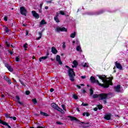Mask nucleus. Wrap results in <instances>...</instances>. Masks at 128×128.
Listing matches in <instances>:
<instances>
[{"label": "nucleus", "mask_w": 128, "mask_h": 128, "mask_svg": "<svg viewBox=\"0 0 128 128\" xmlns=\"http://www.w3.org/2000/svg\"><path fill=\"white\" fill-rule=\"evenodd\" d=\"M120 85H118L117 86H114V90L117 92H120Z\"/></svg>", "instance_id": "12"}, {"label": "nucleus", "mask_w": 128, "mask_h": 128, "mask_svg": "<svg viewBox=\"0 0 128 128\" xmlns=\"http://www.w3.org/2000/svg\"><path fill=\"white\" fill-rule=\"evenodd\" d=\"M45 10H48V6H46Z\"/></svg>", "instance_id": "59"}, {"label": "nucleus", "mask_w": 128, "mask_h": 128, "mask_svg": "<svg viewBox=\"0 0 128 128\" xmlns=\"http://www.w3.org/2000/svg\"><path fill=\"white\" fill-rule=\"evenodd\" d=\"M32 14L34 18H40L38 14L34 10L32 11Z\"/></svg>", "instance_id": "13"}, {"label": "nucleus", "mask_w": 128, "mask_h": 128, "mask_svg": "<svg viewBox=\"0 0 128 128\" xmlns=\"http://www.w3.org/2000/svg\"><path fill=\"white\" fill-rule=\"evenodd\" d=\"M56 60L58 62V64H62V60H60V56L59 55H57L56 56Z\"/></svg>", "instance_id": "8"}, {"label": "nucleus", "mask_w": 128, "mask_h": 128, "mask_svg": "<svg viewBox=\"0 0 128 128\" xmlns=\"http://www.w3.org/2000/svg\"><path fill=\"white\" fill-rule=\"evenodd\" d=\"M16 102L18 104H22V102H21L20 101V96H16Z\"/></svg>", "instance_id": "20"}, {"label": "nucleus", "mask_w": 128, "mask_h": 128, "mask_svg": "<svg viewBox=\"0 0 128 128\" xmlns=\"http://www.w3.org/2000/svg\"><path fill=\"white\" fill-rule=\"evenodd\" d=\"M6 46H8V47L10 46V44L8 43V42H6Z\"/></svg>", "instance_id": "40"}, {"label": "nucleus", "mask_w": 128, "mask_h": 128, "mask_svg": "<svg viewBox=\"0 0 128 128\" xmlns=\"http://www.w3.org/2000/svg\"><path fill=\"white\" fill-rule=\"evenodd\" d=\"M16 62H20V56H16Z\"/></svg>", "instance_id": "36"}, {"label": "nucleus", "mask_w": 128, "mask_h": 128, "mask_svg": "<svg viewBox=\"0 0 128 128\" xmlns=\"http://www.w3.org/2000/svg\"><path fill=\"white\" fill-rule=\"evenodd\" d=\"M56 32H68V30L66 28L64 27L60 28V27H57L56 28Z\"/></svg>", "instance_id": "6"}, {"label": "nucleus", "mask_w": 128, "mask_h": 128, "mask_svg": "<svg viewBox=\"0 0 128 128\" xmlns=\"http://www.w3.org/2000/svg\"><path fill=\"white\" fill-rule=\"evenodd\" d=\"M94 110L95 111V112H96V110H98V108H94Z\"/></svg>", "instance_id": "55"}, {"label": "nucleus", "mask_w": 128, "mask_h": 128, "mask_svg": "<svg viewBox=\"0 0 128 128\" xmlns=\"http://www.w3.org/2000/svg\"><path fill=\"white\" fill-rule=\"evenodd\" d=\"M66 68H69V70H68V74L70 76V78L72 82H74V76H76V74H74V70L70 68V67L68 66H66Z\"/></svg>", "instance_id": "3"}, {"label": "nucleus", "mask_w": 128, "mask_h": 128, "mask_svg": "<svg viewBox=\"0 0 128 128\" xmlns=\"http://www.w3.org/2000/svg\"><path fill=\"white\" fill-rule=\"evenodd\" d=\"M24 50H26V48H28V44H24Z\"/></svg>", "instance_id": "32"}, {"label": "nucleus", "mask_w": 128, "mask_h": 128, "mask_svg": "<svg viewBox=\"0 0 128 128\" xmlns=\"http://www.w3.org/2000/svg\"><path fill=\"white\" fill-rule=\"evenodd\" d=\"M76 86H77V88H79V89H80V88H81V87H80V85H77Z\"/></svg>", "instance_id": "54"}, {"label": "nucleus", "mask_w": 128, "mask_h": 128, "mask_svg": "<svg viewBox=\"0 0 128 128\" xmlns=\"http://www.w3.org/2000/svg\"><path fill=\"white\" fill-rule=\"evenodd\" d=\"M61 106L62 108L64 110L65 112H66V106H64V104H62Z\"/></svg>", "instance_id": "28"}, {"label": "nucleus", "mask_w": 128, "mask_h": 128, "mask_svg": "<svg viewBox=\"0 0 128 128\" xmlns=\"http://www.w3.org/2000/svg\"><path fill=\"white\" fill-rule=\"evenodd\" d=\"M32 102H34V104H36L38 103V101H36V99L34 98L32 100Z\"/></svg>", "instance_id": "27"}, {"label": "nucleus", "mask_w": 128, "mask_h": 128, "mask_svg": "<svg viewBox=\"0 0 128 128\" xmlns=\"http://www.w3.org/2000/svg\"><path fill=\"white\" fill-rule=\"evenodd\" d=\"M73 64L74 66H72V68H76V66H78V62L76 60H74V62H73Z\"/></svg>", "instance_id": "16"}, {"label": "nucleus", "mask_w": 128, "mask_h": 128, "mask_svg": "<svg viewBox=\"0 0 128 128\" xmlns=\"http://www.w3.org/2000/svg\"><path fill=\"white\" fill-rule=\"evenodd\" d=\"M43 4H42V3L40 4V8H42Z\"/></svg>", "instance_id": "52"}, {"label": "nucleus", "mask_w": 128, "mask_h": 128, "mask_svg": "<svg viewBox=\"0 0 128 128\" xmlns=\"http://www.w3.org/2000/svg\"><path fill=\"white\" fill-rule=\"evenodd\" d=\"M83 66L84 68H88V63H85Z\"/></svg>", "instance_id": "35"}, {"label": "nucleus", "mask_w": 128, "mask_h": 128, "mask_svg": "<svg viewBox=\"0 0 128 128\" xmlns=\"http://www.w3.org/2000/svg\"><path fill=\"white\" fill-rule=\"evenodd\" d=\"M37 128H44L40 126H38L37 127Z\"/></svg>", "instance_id": "58"}, {"label": "nucleus", "mask_w": 128, "mask_h": 128, "mask_svg": "<svg viewBox=\"0 0 128 128\" xmlns=\"http://www.w3.org/2000/svg\"><path fill=\"white\" fill-rule=\"evenodd\" d=\"M76 32H74L70 35V38H76Z\"/></svg>", "instance_id": "19"}, {"label": "nucleus", "mask_w": 128, "mask_h": 128, "mask_svg": "<svg viewBox=\"0 0 128 128\" xmlns=\"http://www.w3.org/2000/svg\"><path fill=\"white\" fill-rule=\"evenodd\" d=\"M54 20L56 22H60V20H58V18H54Z\"/></svg>", "instance_id": "31"}, {"label": "nucleus", "mask_w": 128, "mask_h": 128, "mask_svg": "<svg viewBox=\"0 0 128 128\" xmlns=\"http://www.w3.org/2000/svg\"><path fill=\"white\" fill-rule=\"evenodd\" d=\"M76 50L78 52H82V47L80 46H76Z\"/></svg>", "instance_id": "23"}, {"label": "nucleus", "mask_w": 128, "mask_h": 128, "mask_svg": "<svg viewBox=\"0 0 128 128\" xmlns=\"http://www.w3.org/2000/svg\"><path fill=\"white\" fill-rule=\"evenodd\" d=\"M7 68L10 70V72H12V68L10 66H9Z\"/></svg>", "instance_id": "34"}, {"label": "nucleus", "mask_w": 128, "mask_h": 128, "mask_svg": "<svg viewBox=\"0 0 128 128\" xmlns=\"http://www.w3.org/2000/svg\"><path fill=\"white\" fill-rule=\"evenodd\" d=\"M62 48H66V43L64 42L63 43Z\"/></svg>", "instance_id": "41"}, {"label": "nucleus", "mask_w": 128, "mask_h": 128, "mask_svg": "<svg viewBox=\"0 0 128 128\" xmlns=\"http://www.w3.org/2000/svg\"><path fill=\"white\" fill-rule=\"evenodd\" d=\"M47 4H50V2H52V1H48V0H47L46 1Z\"/></svg>", "instance_id": "56"}, {"label": "nucleus", "mask_w": 128, "mask_h": 128, "mask_svg": "<svg viewBox=\"0 0 128 128\" xmlns=\"http://www.w3.org/2000/svg\"><path fill=\"white\" fill-rule=\"evenodd\" d=\"M104 10H100L96 12H89L88 14L90 16H98L100 14H104Z\"/></svg>", "instance_id": "5"}, {"label": "nucleus", "mask_w": 128, "mask_h": 128, "mask_svg": "<svg viewBox=\"0 0 128 128\" xmlns=\"http://www.w3.org/2000/svg\"><path fill=\"white\" fill-rule=\"evenodd\" d=\"M4 79L9 84H12V80L6 76H4Z\"/></svg>", "instance_id": "14"}, {"label": "nucleus", "mask_w": 128, "mask_h": 128, "mask_svg": "<svg viewBox=\"0 0 128 128\" xmlns=\"http://www.w3.org/2000/svg\"><path fill=\"white\" fill-rule=\"evenodd\" d=\"M76 110H77V112H80V109H79L78 108L76 109Z\"/></svg>", "instance_id": "63"}, {"label": "nucleus", "mask_w": 128, "mask_h": 128, "mask_svg": "<svg viewBox=\"0 0 128 128\" xmlns=\"http://www.w3.org/2000/svg\"><path fill=\"white\" fill-rule=\"evenodd\" d=\"M76 44H80V41H78V40H76Z\"/></svg>", "instance_id": "47"}, {"label": "nucleus", "mask_w": 128, "mask_h": 128, "mask_svg": "<svg viewBox=\"0 0 128 128\" xmlns=\"http://www.w3.org/2000/svg\"><path fill=\"white\" fill-rule=\"evenodd\" d=\"M40 114H41L42 116H48V114L42 111L40 112Z\"/></svg>", "instance_id": "21"}, {"label": "nucleus", "mask_w": 128, "mask_h": 128, "mask_svg": "<svg viewBox=\"0 0 128 128\" xmlns=\"http://www.w3.org/2000/svg\"><path fill=\"white\" fill-rule=\"evenodd\" d=\"M38 34H39V37L36 38V40H40V38H42V32H39Z\"/></svg>", "instance_id": "26"}, {"label": "nucleus", "mask_w": 128, "mask_h": 128, "mask_svg": "<svg viewBox=\"0 0 128 128\" xmlns=\"http://www.w3.org/2000/svg\"><path fill=\"white\" fill-rule=\"evenodd\" d=\"M54 90V88H51V89L50 90V92H52Z\"/></svg>", "instance_id": "50"}, {"label": "nucleus", "mask_w": 128, "mask_h": 128, "mask_svg": "<svg viewBox=\"0 0 128 128\" xmlns=\"http://www.w3.org/2000/svg\"><path fill=\"white\" fill-rule=\"evenodd\" d=\"M73 98H74L75 100H78V96H76V94H74V95L73 96Z\"/></svg>", "instance_id": "38"}, {"label": "nucleus", "mask_w": 128, "mask_h": 128, "mask_svg": "<svg viewBox=\"0 0 128 128\" xmlns=\"http://www.w3.org/2000/svg\"><path fill=\"white\" fill-rule=\"evenodd\" d=\"M0 124H3V126H8V128H12V127H10L8 123L2 120H0Z\"/></svg>", "instance_id": "11"}, {"label": "nucleus", "mask_w": 128, "mask_h": 128, "mask_svg": "<svg viewBox=\"0 0 128 128\" xmlns=\"http://www.w3.org/2000/svg\"><path fill=\"white\" fill-rule=\"evenodd\" d=\"M90 96H92L94 94V90L92 88H90Z\"/></svg>", "instance_id": "29"}, {"label": "nucleus", "mask_w": 128, "mask_h": 128, "mask_svg": "<svg viewBox=\"0 0 128 128\" xmlns=\"http://www.w3.org/2000/svg\"><path fill=\"white\" fill-rule=\"evenodd\" d=\"M82 106H88V104L82 103Z\"/></svg>", "instance_id": "39"}, {"label": "nucleus", "mask_w": 128, "mask_h": 128, "mask_svg": "<svg viewBox=\"0 0 128 128\" xmlns=\"http://www.w3.org/2000/svg\"><path fill=\"white\" fill-rule=\"evenodd\" d=\"M20 12L22 14H23V16H26V8L24 6H22L20 8Z\"/></svg>", "instance_id": "7"}, {"label": "nucleus", "mask_w": 128, "mask_h": 128, "mask_svg": "<svg viewBox=\"0 0 128 128\" xmlns=\"http://www.w3.org/2000/svg\"><path fill=\"white\" fill-rule=\"evenodd\" d=\"M46 58H48V56H42V57L40 58L39 62H42V60H46Z\"/></svg>", "instance_id": "24"}, {"label": "nucleus", "mask_w": 128, "mask_h": 128, "mask_svg": "<svg viewBox=\"0 0 128 128\" xmlns=\"http://www.w3.org/2000/svg\"><path fill=\"white\" fill-rule=\"evenodd\" d=\"M20 84L22 86H26V85L24 84V83L20 81Z\"/></svg>", "instance_id": "46"}, {"label": "nucleus", "mask_w": 128, "mask_h": 128, "mask_svg": "<svg viewBox=\"0 0 128 128\" xmlns=\"http://www.w3.org/2000/svg\"><path fill=\"white\" fill-rule=\"evenodd\" d=\"M28 31L26 30V36H28Z\"/></svg>", "instance_id": "57"}, {"label": "nucleus", "mask_w": 128, "mask_h": 128, "mask_svg": "<svg viewBox=\"0 0 128 128\" xmlns=\"http://www.w3.org/2000/svg\"><path fill=\"white\" fill-rule=\"evenodd\" d=\"M98 98L99 100H104V104H106V98H108V94H96L93 95V98Z\"/></svg>", "instance_id": "2"}, {"label": "nucleus", "mask_w": 128, "mask_h": 128, "mask_svg": "<svg viewBox=\"0 0 128 128\" xmlns=\"http://www.w3.org/2000/svg\"><path fill=\"white\" fill-rule=\"evenodd\" d=\"M42 24H46V20H42L40 22V26H42Z\"/></svg>", "instance_id": "22"}, {"label": "nucleus", "mask_w": 128, "mask_h": 128, "mask_svg": "<svg viewBox=\"0 0 128 128\" xmlns=\"http://www.w3.org/2000/svg\"><path fill=\"white\" fill-rule=\"evenodd\" d=\"M110 118H112V114H107L104 115V118L106 120H110Z\"/></svg>", "instance_id": "9"}, {"label": "nucleus", "mask_w": 128, "mask_h": 128, "mask_svg": "<svg viewBox=\"0 0 128 128\" xmlns=\"http://www.w3.org/2000/svg\"><path fill=\"white\" fill-rule=\"evenodd\" d=\"M10 52V54H12V52Z\"/></svg>", "instance_id": "64"}, {"label": "nucleus", "mask_w": 128, "mask_h": 128, "mask_svg": "<svg viewBox=\"0 0 128 128\" xmlns=\"http://www.w3.org/2000/svg\"><path fill=\"white\" fill-rule=\"evenodd\" d=\"M51 106L54 108V110H58V112H60L61 114H64V111L62 110V109L60 108L55 103H52L51 104Z\"/></svg>", "instance_id": "4"}, {"label": "nucleus", "mask_w": 128, "mask_h": 128, "mask_svg": "<svg viewBox=\"0 0 128 128\" xmlns=\"http://www.w3.org/2000/svg\"><path fill=\"white\" fill-rule=\"evenodd\" d=\"M5 116H6V118H10L11 120H16V118L15 116H14V117L10 116H8V114H6L5 115Z\"/></svg>", "instance_id": "15"}, {"label": "nucleus", "mask_w": 128, "mask_h": 128, "mask_svg": "<svg viewBox=\"0 0 128 128\" xmlns=\"http://www.w3.org/2000/svg\"><path fill=\"white\" fill-rule=\"evenodd\" d=\"M26 94L28 95V94H30V92L28 90H26Z\"/></svg>", "instance_id": "44"}, {"label": "nucleus", "mask_w": 128, "mask_h": 128, "mask_svg": "<svg viewBox=\"0 0 128 128\" xmlns=\"http://www.w3.org/2000/svg\"><path fill=\"white\" fill-rule=\"evenodd\" d=\"M115 64L117 68H118V70H122V66L120 64L118 63V62H116Z\"/></svg>", "instance_id": "10"}, {"label": "nucleus", "mask_w": 128, "mask_h": 128, "mask_svg": "<svg viewBox=\"0 0 128 128\" xmlns=\"http://www.w3.org/2000/svg\"><path fill=\"white\" fill-rule=\"evenodd\" d=\"M99 78L101 80L102 82L100 83L98 80H96L94 77L92 76L90 78V80L92 84H97L98 86H102L103 88H108L110 84L112 86V78H106V76L105 75H102V76H98Z\"/></svg>", "instance_id": "1"}, {"label": "nucleus", "mask_w": 128, "mask_h": 128, "mask_svg": "<svg viewBox=\"0 0 128 128\" xmlns=\"http://www.w3.org/2000/svg\"><path fill=\"white\" fill-rule=\"evenodd\" d=\"M72 44H73V46H74V44H76V41H73Z\"/></svg>", "instance_id": "60"}, {"label": "nucleus", "mask_w": 128, "mask_h": 128, "mask_svg": "<svg viewBox=\"0 0 128 128\" xmlns=\"http://www.w3.org/2000/svg\"><path fill=\"white\" fill-rule=\"evenodd\" d=\"M80 86H84V84H80Z\"/></svg>", "instance_id": "62"}, {"label": "nucleus", "mask_w": 128, "mask_h": 128, "mask_svg": "<svg viewBox=\"0 0 128 128\" xmlns=\"http://www.w3.org/2000/svg\"><path fill=\"white\" fill-rule=\"evenodd\" d=\"M2 98H4V95L2 94Z\"/></svg>", "instance_id": "61"}, {"label": "nucleus", "mask_w": 128, "mask_h": 128, "mask_svg": "<svg viewBox=\"0 0 128 128\" xmlns=\"http://www.w3.org/2000/svg\"><path fill=\"white\" fill-rule=\"evenodd\" d=\"M57 124H62V122H56Z\"/></svg>", "instance_id": "53"}, {"label": "nucleus", "mask_w": 128, "mask_h": 128, "mask_svg": "<svg viewBox=\"0 0 128 128\" xmlns=\"http://www.w3.org/2000/svg\"><path fill=\"white\" fill-rule=\"evenodd\" d=\"M5 66H6V68H7L10 66L8 65V64H5Z\"/></svg>", "instance_id": "49"}, {"label": "nucleus", "mask_w": 128, "mask_h": 128, "mask_svg": "<svg viewBox=\"0 0 128 128\" xmlns=\"http://www.w3.org/2000/svg\"><path fill=\"white\" fill-rule=\"evenodd\" d=\"M90 113L88 112H84L82 114V116H90Z\"/></svg>", "instance_id": "25"}, {"label": "nucleus", "mask_w": 128, "mask_h": 128, "mask_svg": "<svg viewBox=\"0 0 128 128\" xmlns=\"http://www.w3.org/2000/svg\"><path fill=\"white\" fill-rule=\"evenodd\" d=\"M52 54H56L58 53V50L54 47L52 48Z\"/></svg>", "instance_id": "17"}, {"label": "nucleus", "mask_w": 128, "mask_h": 128, "mask_svg": "<svg viewBox=\"0 0 128 128\" xmlns=\"http://www.w3.org/2000/svg\"><path fill=\"white\" fill-rule=\"evenodd\" d=\"M98 110H102V105H98Z\"/></svg>", "instance_id": "37"}, {"label": "nucleus", "mask_w": 128, "mask_h": 128, "mask_svg": "<svg viewBox=\"0 0 128 128\" xmlns=\"http://www.w3.org/2000/svg\"><path fill=\"white\" fill-rule=\"evenodd\" d=\"M59 14H60L57 12V13L56 14V15L55 16V17H54V18H58Z\"/></svg>", "instance_id": "43"}, {"label": "nucleus", "mask_w": 128, "mask_h": 128, "mask_svg": "<svg viewBox=\"0 0 128 128\" xmlns=\"http://www.w3.org/2000/svg\"><path fill=\"white\" fill-rule=\"evenodd\" d=\"M5 32H10V30L7 26L5 27Z\"/></svg>", "instance_id": "30"}, {"label": "nucleus", "mask_w": 128, "mask_h": 128, "mask_svg": "<svg viewBox=\"0 0 128 128\" xmlns=\"http://www.w3.org/2000/svg\"><path fill=\"white\" fill-rule=\"evenodd\" d=\"M68 118H70V120L72 122H74V120H76V122H78V118L75 117L68 116Z\"/></svg>", "instance_id": "18"}, {"label": "nucleus", "mask_w": 128, "mask_h": 128, "mask_svg": "<svg viewBox=\"0 0 128 128\" xmlns=\"http://www.w3.org/2000/svg\"><path fill=\"white\" fill-rule=\"evenodd\" d=\"M60 14H62V16H64L65 14H64V12L60 10Z\"/></svg>", "instance_id": "33"}, {"label": "nucleus", "mask_w": 128, "mask_h": 128, "mask_svg": "<svg viewBox=\"0 0 128 128\" xmlns=\"http://www.w3.org/2000/svg\"><path fill=\"white\" fill-rule=\"evenodd\" d=\"M90 126V125H86V126H84L83 128H88V126Z\"/></svg>", "instance_id": "48"}, {"label": "nucleus", "mask_w": 128, "mask_h": 128, "mask_svg": "<svg viewBox=\"0 0 128 128\" xmlns=\"http://www.w3.org/2000/svg\"><path fill=\"white\" fill-rule=\"evenodd\" d=\"M86 78V76H81V78H82V80H84Z\"/></svg>", "instance_id": "45"}, {"label": "nucleus", "mask_w": 128, "mask_h": 128, "mask_svg": "<svg viewBox=\"0 0 128 128\" xmlns=\"http://www.w3.org/2000/svg\"><path fill=\"white\" fill-rule=\"evenodd\" d=\"M82 92H83V94H86V90H82Z\"/></svg>", "instance_id": "51"}, {"label": "nucleus", "mask_w": 128, "mask_h": 128, "mask_svg": "<svg viewBox=\"0 0 128 128\" xmlns=\"http://www.w3.org/2000/svg\"><path fill=\"white\" fill-rule=\"evenodd\" d=\"M4 20L5 22H8V17H7V16H4Z\"/></svg>", "instance_id": "42"}]
</instances>
